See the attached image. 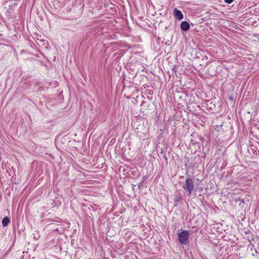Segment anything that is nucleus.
Segmentation results:
<instances>
[{
  "instance_id": "nucleus-7",
  "label": "nucleus",
  "mask_w": 259,
  "mask_h": 259,
  "mask_svg": "<svg viewBox=\"0 0 259 259\" xmlns=\"http://www.w3.org/2000/svg\"><path fill=\"white\" fill-rule=\"evenodd\" d=\"M225 2L227 4H231L233 2V0H224Z\"/></svg>"
},
{
  "instance_id": "nucleus-4",
  "label": "nucleus",
  "mask_w": 259,
  "mask_h": 259,
  "mask_svg": "<svg viewBox=\"0 0 259 259\" xmlns=\"http://www.w3.org/2000/svg\"><path fill=\"white\" fill-rule=\"evenodd\" d=\"M181 29L185 31L188 30L190 29V24L187 21H183L181 23Z\"/></svg>"
},
{
  "instance_id": "nucleus-2",
  "label": "nucleus",
  "mask_w": 259,
  "mask_h": 259,
  "mask_svg": "<svg viewBox=\"0 0 259 259\" xmlns=\"http://www.w3.org/2000/svg\"><path fill=\"white\" fill-rule=\"evenodd\" d=\"M179 240L182 244H186L188 240L189 234L187 231L183 230L178 233Z\"/></svg>"
},
{
  "instance_id": "nucleus-3",
  "label": "nucleus",
  "mask_w": 259,
  "mask_h": 259,
  "mask_svg": "<svg viewBox=\"0 0 259 259\" xmlns=\"http://www.w3.org/2000/svg\"><path fill=\"white\" fill-rule=\"evenodd\" d=\"M174 15L175 17L179 20H181L183 19L184 16L182 13L177 8H175L174 10Z\"/></svg>"
},
{
  "instance_id": "nucleus-1",
  "label": "nucleus",
  "mask_w": 259,
  "mask_h": 259,
  "mask_svg": "<svg viewBox=\"0 0 259 259\" xmlns=\"http://www.w3.org/2000/svg\"><path fill=\"white\" fill-rule=\"evenodd\" d=\"M194 182L192 179L187 178L183 186V188L185 190V193L189 196L191 194L193 190L194 189Z\"/></svg>"
},
{
  "instance_id": "nucleus-6",
  "label": "nucleus",
  "mask_w": 259,
  "mask_h": 259,
  "mask_svg": "<svg viewBox=\"0 0 259 259\" xmlns=\"http://www.w3.org/2000/svg\"><path fill=\"white\" fill-rule=\"evenodd\" d=\"M182 199V197L180 195H176L174 198V201L175 202H178L181 200Z\"/></svg>"
},
{
  "instance_id": "nucleus-5",
  "label": "nucleus",
  "mask_w": 259,
  "mask_h": 259,
  "mask_svg": "<svg viewBox=\"0 0 259 259\" xmlns=\"http://www.w3.org/2000/svg\"><path fill=\"white\" fill-rule=\"evenodd\" d=\"M10 222V218L8 217H6L4 218H3L2 220V225L3 227H6L8 225Z\"/></svg>"
}]
</instances>
